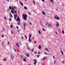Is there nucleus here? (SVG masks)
Instances as JSON below:
<instances>
[{
    "label": "nucleus",
    "instance_id": "obj_43",
    "mask_svg": "<svg viewBox=\"0 0 65 65\" xmlns=\"http://www.w3.org/2000/svg\"><path fill=\"white\" fill-rule=\"evenodd\" d=\"M40 56V55H38L37 56V57H38V58H39V57Z\"/></svg>",
    "mask_w": 65,
    "mask_h": 65
},
{
    "label": "nucleus",
    "instance_id": "obj_22",
    "mask_svg": "<svg viewBox=\"0 0 65 65\" xmlns=\"http://www.w3.org/2000/svg\"><path fill=\"white\" fill-rule=\"evenodd\" d=\"M3 30L4 31H5V28H4V27L3 26Z\"/></svg>",
    "mask_w": 65,
    "mask_h": 65
},
{
    "label": "nucleus",
    "instance_id": "obj_39",
    "mask_svg": "<svg viewBox=\"0 0 65 65\" xmlns=\"http://www.w3.org/2000/svg\"><path fill=\"white\" fill-rule=\"evenodd\" d=\"M1 36H2V38H3V37H4V36L3 35H2Z\"/></svg>",
    "mask_w": 65,
    "mask_h": 65
},
{
    "label": "nucleus",
    "instance_id": "obj_33",
    "mask_svg": "<svg viewBox=\"0 0 65 65\" xmlns=\"http://www.w3.org/2000/svg\"><path fill=\"white\" fill-rule=\"evenodd\" d=\"M23 60L24 61L26 62V59L24 58L23 59Z\"/></svg>",
    "mask_w": 65,
    "mask_h": 65
},
{
    "label": "nucleus",
    "instance_id": "obj_31",
    "mask_svg": "<svg viewBox=\"0 0 65 65\" xmlns=\"http://www.w3.org/2000/svg\"><path fill=\"white\" fill-rule=\"evenodd\" d=\"M39 32V34L40 35L41 34V32H40V31L39 30L38 31Z\"/></svg>",
    "mask_w": 65,
    "mask_h": 65
},
{
    "label": "nucleus",
    "instance_id": "obj_11",
    "mask_svg": "<svg viewBox=\"0 0 65 65\" xmlns=\"http://www.w3.org/2000/svg\"><path fill=\"white\" fill-rule=\"evenodd\" d=\"M29 41H30V42H31L32 40V39H31L30 38H29Z\"/></svg>",
    "mask_w": 65,
    "mask_h": 65
},
{
    "label": "nucleus",
    "instance_id": "obj_15",
    "mask_svg": "<svg viewBox=\"0 0 65 65\" xmlns=\"http://www.w3.org/2000/svg\"><path fill=\"white\" fill-rule=\"evenodd\" d=\"M11 10H14V8L13 7H12V8L11 9Z\"/></svg>",
    "mask_w": 65,
    "mask_h": 65
},
{
    "label": "nucleus",
    "instance_id": "obj_63",
    "mask_svg": "<svg viewBox=\"0 0 65 65\" xmlns=\"http://www.w3.org/2000/svg\"><path fill=\"white\" fill-rule=\"evenodd\" d=\"M42 1H43V2H44V0H42Z\"/></svg>",
    "mask_w": 65,
    "mask_h": 65
},
{
    "label": "nucleus",
    "instance_id": "obj_36",
    "mask_svg": "<svg viewBox=\"0 0 65 65\" xmlns=\"http://www.w3.org/2000/svg\"><path fill=\"white\" fill-rule=\"evenodd\" d=\"M62 32L63 34H64V30H62Z\"/></svg>",
    "mask_w": 65,
    "mask_h": 65
},
{
    "label": "nucleus",
    "instance_id": "obj_61",
    "mask_svg": "<svg viewBox=\"0 0 65 65\" xmlns=\"http://www.w3.org/2000/svg\"><path fill=\"white\" fill-rule=\"evenodd\" d=\"M55 33L56 34H57L58 35V34L57 33V32L56 31Z\"/></svg>",
    "mask_w": 65,
    "mask_h": 65
},
{
    "label": "nucleus",
    "instance_id": "obj_32",
    "mask_svg": "<svg viewBox=\"0 0 65 65\" xmlns=\"http://www.w3.org/2000/svg\"><path fill=\"white\" fill-rule=\"evenodd\" d=\"M10 17L11 18H12V15H10Z\"/></svg>",
    "mask_w": 65,
    "mask_h": 65
},
{
    "label": "nucleus",
    "instance_id": "obj_28",
    "mask_svg": "<svg viewBox=\"0 0 65 65\" xmlns=\"http://www.w3.org/2000/svg\"><path fill=\"white\" fill-rule=\"evenodd\" d=\"M9 9L10 10H11V6H9Z\"/></svg>",
    "mask_w": 65,
    "mask_h": 65
},
{
    "label": "nucleus",
    "instance_id": "obj_42",
    "mask_svg": "<svg viewBox=\"0 0 65 65\" xmlns=\"http://www.w3.org/2000/svg\"><path fill=\"white\" fill-rule=\"evenodd\" d=\"M11 28H13V26L12 25H11Z\"/></svg>",
    "mask_w": 65,
    "mask_h": 65
},
{
    "label": "nucleus",
    "instance_id": "obj_12",
    "mask_svg": "<svg viewBox=\"0 0 65 65\" xmlns=\"http://www.w3.org/2000/svg\"><path fill=\"white\" fill-rule=\"evenodd\" d=\"M50 1L52 3H54V1H53V0H50Z\"/></svg>",
    "mask_w": 65,
    "mask_h": 65
},
{
    "label": "nucleus",
    "instance_id": "obj_40",
    "mask_svg": "<svg viewBox=\"0 0 65 65\" xmlns=\"http://www.w3.org/2000/svg\"><path fill=\"white\" fill-rule=\"evenodd\" d=\"M31 35H29V38H31Z\"/></svg>",
    "mask_w": 65,
    "mask_h": 65
},
{
    "label": "nucleus",
    "instance_id": "obj_25",
    "mask_svg": "<svg viewBox=\"0 0 65 65\" xmlns=\"http://www.w3.org/2000/svg\"><path fill=\"white\" fill-rule=\"evenodd\" d=\"M14 13H15V14H17V11H15L14 12Z\"/></svg>",
    "mask_w": 65,
    "mask_h": 65
},
{
    "label": "nucleus",
    "instance_id": "obj_1",
    "mask_svg": "<svg viewBox=\"0 0 65 65\" xmlns=\"http://www.w3.org/2000/svg\"><path fill=\"white\" fill-rule=\"evenodd\" d=\"M22 17L24 19V20L25 21H27V15H26V14H25V15L24 14H22Z\"/></svg>",
    "mask_w": 65,
    "mask_h": 65
},
{
    "label": "nucleus",
    "instance_id": "obj_14",
    "mask_svg": "<svg viewBox=\"0 0 65 65\" xmlns=\"http://www.w3.org/2000/svg\"><path fill=\"white\" fill-rule=\"evenodd\" d=\"M20 4L21 5H22V6H24V5H23V4H22V2H20Z\"/></svg>",
    "mask_w": 65,
    "mask_h": 65
},
{
    "label": "nucleus",
    "instance_id": "obj_23",
    "mask_svg": "<svg viewBox=\"0 0 65 65\" xmlns=\"http://www.w3.org/2000/svg\"><path fill=\"white\" fill-rule=\"evenodd\" d=\"M31 52H34V48H33L31 49Z\"/></svg>",
    "mask_w": 65,
    "mask_h": 65
},
{
    "label": "nucleus",
    "instance_id": "obj_60",
    "mask_svg": "<svg viewBox=\"0 0 65 65\" xmlns=\"http://www.w3.org/2000/svg\"><path fill=\"white\" fill-rule=\"evenodd\" d=\"M28 14H29V15H31V14L30 13V12H28Z\"/></svg>",
    "mask_w": 65,
    "mask_h": 65
},
{
    "label": "nucleus",
    "instance_id": "obj_50",
    "mask_svg": "<svg viewBox=\"0 0 65 65\" xmlns=\"http://www.w3.org/2000/svg\"><path fill=\"white\" fill-rule=\"evenodd\" d=\"M21 38L22 39H24V38H23V37L21 36Z\"/></svg>",
    "mask_w": 65,
    "mask_h": 65
},
{
    "label": "nucleus",
    "instance_id": "obj_7",
    "mask_svg": "<svg viewBox=\"0 0 65 65\" xmlns=\"http://www.w3.org/2000/svg\"><path fill=\"white\" fill-rule=\"evenodd\" d=\"M43 60L44 61L45 60H46V57H43Z\"/></svg>",
    "mask_w": 65,
    "mask_h": 65
},
{
    "label": "nucleus",
    "instance_id": "obj_48",
    "mask_svg": "<svg viewBox=\"0 0 65 65\" xmlns=\"http://www.w3.org/2000/svg\"><path fill=\"white\" fill-rule=\"evenodd\" d=\"M17 29H19V26H17Z\"/></svg>",
    "mask_w": 65,
    "mask_h": 65
},
{
    "label": "nucleus",
    "instance_id": "obj_51",
    "mask_svg": "<svg viewBox=\"0 0 65 65\" xmlns=\"http://www.w3.org/2000/svg\"><path fill=\"white\" fill-rule=\"evenodd\" d=\"M17 50H18V52H20V51L19 50V49L18 48Z\"/></svg>",
    "mask_w": 65,
    "mask_h": 65
},
{
    "label": "nucleus",
    "instance_id": "obj_17",
    "mask_svg": "<svg viewBox=\"0 0 65 65\" xmlns=\"http://www.w3.org/2000/svg\"><path fill=\"white\" fill-rule=\"evenodd\" d=\"M17 25H20V22H18L17 23Z\"/></svg>",
    "mask_w": 65,
    "mask_h": 65
},
{
    "label": "nucleus",
    "instance_id": "obj_56",
    "mask_svg": "<svg viewBox=\"0 0 65 65\" xmlns=\"http://www.w3.org/2000/svg\"><path fill=\"white\" fill-rule=\"evenodd\" d=\"M7 43H8V44H9V42L8 41V42H7Z\"/></svg>",
    "mask_w": 65,
    "mask_h": 65
},
{
    "label": "nucleus",
    "instance_id": "obj_46",
    "mask_svg": "<svg viewBox=\"0 0 65 65\" xmlns=\"http://www.w3.org/2000/svg\"><path fill=\"white\" fill-rule=\"evenodd\" d=\"M42 30H43V31H45V29L44 28H43Z\"/></svg>",
    "mask_w": 65,
    "mask_h": 65
},
{
    "label": "nucleus",
    "instance_id": "obj_5",
    "mask_svg": "<svg viewBox=\"0 0 65 65\" xmlns=\"http://www.w3.org/2000/svg\"><path fill=\"white\" fill-rule=\"evenodd\" d=\"M16 21L17 22H20L21 21V20H20V18H17L16 19Z\"/></svg>",
    "mask_w": 65,
    "mask_h": 65
},
{
    "label": "nucleus",
    "instance_id": "obj_38",
    "mask_svg": "<svg viewBox=\"0 0 65 65\" xmlns=\"http://www.w3.org/2000/svg\"><path fill=\"white\" fill-rule=\"evenodd\" d=\"M9 20L10 21H11V19L10 18H9Z\"/></svg>",
    "mask_w": 65,
    "mask_h": 65
},
{
    "label": "nucleus",
    "instance_id": "obj_24",
    "mask_svg": "<svg viewBox=\"0 0 65 65\" xmlns=\"http://www.w3.org/2000/svg\"><path fill=\"white\" fill-rule=\"evenodd\" d=\"M13 11L12 10L11 11V12L13 14L14 13L13 12Z\"/></svg>",
    "mask_w": 65,
    "mask_h": 65
},
{
    "label": "nucleus",
    "instance_id": "obj_41",
    "mask_svg": "<svg viewBox=\"0 0 65 65\" xmlns=\"http://www.w3.org/2000/svg\"><path fill=\"white\" fill-rule=\"evenodd\" d=\"M18 11L19 14L20 13V10H18Z\"/></svg>",
    "mask_w": 65,
    "mask_h": 65
},
{
    "label": "nucleus",
    "instance_id": "obj_2",
    "mask_svg": "<svg viewBox=\"0 0 65 65\" xmlns=\"http://www.w3.org/2000/svg\"><path fill=\"white\" fill-rule=\"evenodd\" d=\"M48 26L49 28H52V26L51 24H49L48 25Z\"/></svg>",
    "mask_w": 65,
    "mask_h": 65
},
{
    "label": "nucleus",
    "instance_id": "obj_21",
    "mask_svg": "<svg viewBox=\"0 0 65 65\" xmlns=\"http://www.w3.org/2000/svg\"><path fill=\"white\" fill-rule=\"evenodd\" d=\"M18 43L20 45H22V43L21 42H19Z\"/></svg>",
    "mask_w": 65,
    "mask_h": 65
},
{
    "label": "nucleus",
    "instance_id": "obj_8",
    "mask_svg": "<svg viewBox=\"0 0 65 65\" xmlns=\"http://www.w3.org/2000/svg\"><path fill=\"white\" fill-rule=\"evenodd\" d=\"M56 23H57V24H56V27H57V26H59V23H58V22H56Z\"/></svg>",
    "mask_w": 65,
    "mask_h": 65
},
{
    "label": "nucleus",
    "instance_id": "obj_9",
    "mask_svg": "<svg viewBox=\"0 0 65 65\" xmlns=\"http://www.w3.org/2000/svg\"><path fill=\"white\" fill-rule=\"evenodd\" d=\"M26 56L27 57H30V55L28 53L26 54Z\"/></svg>",
    "mask_w": 65,
    "mask_h": 65
},
{
    "label": "nucleus",
    "instance_id": "obj_6",
    "mask_svg": "<svg viewBox=\"0 0 65 65\" xmlns=\"http://www.w3.org/2000/svg\"><path fill=\"white\" fill-rule=\"evenodd\" d=\"M14 19L15 20H16V18H17V16H18L17 15V14H15V15H14Z\"/></svg>",
    "mask_w": 65,
    "mask_h": 65
},
{
    "label": "nucleus",
    "instance_id": "obj_34",
    "mask_svg": "<svg viewBox=\"0 0 65 65\" xmlns=\"http://www.w3.org/2000/svg\"><path fill=\"white\" fill-rule=\"evenodd\" d=\"M36 63H37V62H35L34 63V65H36Z\"/></svg>",
    "mask_w": 65,
    "mask_h": 65
},
{
    "label": "nucleus",
    "instance_id": "obj_62",
    "mask_svg": "<svg viewBox=\"0 0 65 65\" xmlns=\"http://www.w3.org/2000/svg\"><path fill=\"white\" fill-rule=\"evenodd\" d=\"M9 14H10V15H11V12Z\"/></svg>",
    "mask_w": 65,
    "mask_h": 65
},
{
    "label": "nucleus",
    "instance_id": "obj_37",
    "mask_svg": "<svg viewBox=\"0 0 65 65\" xmlns=\"http://www.w3.org/2000/svg\"><path fill=\"white\" fill-rule=\"evenodd\" d=\"M14 8H15V9H17V7L15 6H14Z\"/></svg>",
    "mask_w": 65,
    "mask_h": 65
},
{
    "label": "nucleus",
    "instance_id": "obj_55",
    "mask_svg": "<svg viewBox=\"0 0 65 65\" xmlns=\"http://www.w3.org/2000/svg\"><path fill=\"white\" fill-rule=\"evenodd\" d=\"M10 10V9H8L7 11H9V10Z\"/></svg>",
    "mask_w": 65,
    "mask_h": 65
},
{
    "label": "nucleus",
    "instance_id": "obj_29",
    "mask_svg": "<svg viewBox=\"0 0 65 65\" xmlns=\"http://www.w3.org/2000/svg\"><path fill=\"white\" fill-rule=\"evenodd\" d=\"M27 48H28V50H30V47L29 46L27 47Z\"/></svg>",
    "mask_w": 65,
    "mask_h": 65
},
{
    "label": "nucleus",
    "instance_id": "obj_59",
    "mask_svg": "<svg viewBox=\"0 0 65 65\" xmlns=\"http://www.w3.org/2000/svg\"><path fill=\"white\" fill-rule=\"evenodd\" d=\"M11 34H12V33H13V32H12V31H11Z\"/></svg>",
    "mask_w": 65,
    "mask_h": 65
},
{
    "label": "nucleus",
    "instance_id": "obj_16",
    "mask_svg": "<svg viewBox=\"0 0 65 65\" xmlns=\"http://www.w3.org/2000/svg\"><path fill=\"white\" fill-rule=\"evenodd\" d=\"M42 12L43 14H44V15H45V13L44 12H43V11H42Z\"/></svg>",
    "mask_w": 65,
    "mask_h": 65
},
{
    "label": "nucleus",
    "instance_id": "obj_47",
    "mask_svg": "<svg viewBox=\"0 0 65 65\" xmlns=\"http://www.w3.org/2000/svg\"><path fill=\"white\" fill-rule=\"evenodd\" d=\"M25 36L26 38V39H27V36H26V35H25Z\"/></svg>",
    "mask_w": 65,
    "mask_h": 65
},
{
    "label": "nucleus",
    "instance_id": "obj_58",
    "mask_svg": "<svg viewBox=\"0 0 65 65\" xmlns=\"http://www.w3.org/2000/svg\"><path fill=\"white\" fill-rule=\"evenodd\" d=\"M33 2L34 3V5H35V2H34V1H33Z\"/></svg>",
    "mask_w": 65,
    "mask_h": 65
},
{
    "label": "nucleus",
    "instance_id": "obj_57",
    "mask_svg": "<svg viewBox=\"0 0 65 65\" xmlns=\"http://www.w3.org/2000/svg\"><path fill=\"white\" fill-rule=\"evenodd\" d=\"M54 63L55 64V63H56V60H54Z\"/></svg>",
    "mask_w": 65,
    "mask_h": 65
},
{
    "label": "nucleus",
    "instance_id": "obj_49",
    "mask_svg": "<svg viewBox=\"0 0 65 65\" xmlns=\"http://www.w3.org/2000/svg\"><path fill=\"white\" fill-rule=\"evenodd\" d=\"M34 42L36 44V43L37 42H36V41H34Z\"/></svg>",
    "mask_w": 65,
    "mask_h": 65
},
{
    "label": "nucleus",
    "instance_id": "obj_4",
    "mask_svg": "<svg viewBox=\"0 0 65 65\" xmlns=\"http://www.w3.org/2000/svg\"><path fill=\"white\" fill-rule=\"evenodd\" d=\"M56 19V20H59V19H60V18H59V17H57V16H55L54 17Z\"/></svg>",
    "mask_w": 65,
    "mask_h": 65
},
{
    "label": "nucleus",
    "instance_id": "obj_30",
    "mask_svg": "<svg viewBox=\"0 0 65 65\" xmlns=\"http://www.w3.org/2000/svg\"><path fill=\"white\" fill-rule=\"evenodd\" d=\"M46 25H47V26H48V25L49 24H48V23L47 22L46 23Z\"/></svg>",
    "mask_w": 65,
    "mask_h": 65
},
{
    "label": "nucleus",
    "instance_id": "obj_27",
    "mask_svg": "<svg viewBox=\"0 0 65 65\" xmlns=\"http://www.w3.org/2000/svg\"><path fill=\"white\" fill-rule=\"evenodd\" d=\"M21 57L22 59H23V58H24V56H23V55H21Z\"/></svg>",
    "mask_w": 65,
    "mask_h": 65
},
{
    "label": "nucleus",
    "instance_id": "obj_52",
    "mask_svg": "<svg viewBox=\"0 0 65 65\" xmlns=\"http://www.w3.org/2000/svg\"><path fill=\"white\" fill-rule=\"evenodd\" d=\"M64 61H62V63H63V64H64Z\"/></svg>",
    "mask_w": 65,
    "mask_h": 65
},
{
    "label": "nucleus",
    "instance_id": "obj_64",
    "mask_svg": "<svg viewBox=\"0 0 65 65\" xmlns=\"http://www.w3.org/2000/svg\"><path fill=\"white\" fill-rule=\"evenodd\" d=\"M24 57L25 59H27V57H26V56H24Z\"/></svg>",
    "mask_w": 65,
    "mask_h": 65
},
{
    "label": "nucleus",
    "instance_id": "obj_44",
    "mask_svg": "<svg viewBox=\"0 0 65 65\" xmlns=\"http://www.w3.org/2000/svg\"><path fill=\"white\" fill-rule=\"evenodd\" d=\"M61 52L62 55H64V54H63V52L62 51H61Z\"/></svg>",
    "mask_w": 65,
    "mask_h": 65
},
{
    "label": "nucleus",
    "instance_id": "obj_18",
    "mask_svg": "<svg viewBox=\"0 0 65 65\" xmlns=\"http://www.w3.org/2000/svg\"><path fill=\"white\" fill-rule=\"evenodd\" d=\"M24 8L25 9H26V10H27V8L26 7H24Z\"/></svg>",
    "mask_w": 65,
    "mask_h": 65
},
{
    "label": "nucleus",
    "instance_id": "obj_45",
    "mask_svg": "<svg viewBox=\"0 0 65 65\" xmlns=\"http://www.w3.org/2000/svg\"><path fill=\"white\" fill-rule=\"evenodd\" d=\"M3 61H6V59H3Z\"/></svg>",
    "mask_w": 65,
    "mask_h": 65
},
{
    "label": "nucleus",
    "instance_id": "obj_53",
    "mask_svg": "<svg viewBox=\"0 0 65 65\" xmlns=\"http://www.w3.org/2000/svg\"><path fill=\"white\" fill-rule=\"evenodd\" d=\"M2 44H4V41L2 42Z\"/></svg>",
    "mask_w": 65,
    "mask_h": 65
},
{
    "label": "nucleus",
    "instance_id": "obj_3",
    "mask_svg": "<svg viewBox=\"0 0 65 65\" xmlns=\"http://www.w3.org/2000/svg\"><path fill=\"white\" fill-rule=\"evenodd\" d=\"M14 57V56H13V55H12L11 56V59H12V60H13V59Z\"/></svg>",
    "mask_w": 65,
    "mask_h": 65
},
{
    "label": "nucleus",
    "instance_id": "obj_19",
    "mask_svg": "<svg viewBox=\"0 0 65 65\" xmlns=\"http://www.w3.org/2000/svg\"><path fill=\"white\" fill-rule=\"evenodd\" d=\"M39 49H41V46H39Z\"/></svg>",
    "mask_w": 65,
    "mask_h": 65
},
{
    "label": "nucleus",
    "instance_id": "obj_54",
    "mask_svg": "<svg viewBox=\"0 0 65 65\" xmlns=\"http://www.w3.org/2000/svg\"><path fill=\"white\" fill-rule=\"evenodd\" d=\"M4 19L5 20H6V18L5 17H4Z\"/></svg>",
    "mask_w": 65,
    "mask_h": 65
},
{
    "label": "nucleus",
    "instance_id": "obj_35",
    "mask_svg": "<svg viewBox=\"0 0 65 65\" xmlns=\"http://www.w3.org/2000/svg\"><path fill=\"white\" fill-rule=\"evenodd\" d=\"M37 52H34V54H37Z\"/></svg>",
    "mask_w": 65,
    "mask_h": 65
},
{
    "label": "nucleus",
    "instance_id": "obj_26",
    "mask_svg": "<svg viewBox=\"0 0 65 65\" xmlns=\"http://www.w3.org/2000/svg\"><path fill=\"white\" fill-rule=\"evenodd\" d=\"M16 45L17 46L19 47V44H18V43H16Z\"/></svg>",
    "mask_w": 65,
    "mask_h": 65
},
{
    "label": "nucleus",
    "instance_id": "obj_10",
    "mask_svg": "<svg viewBox=\"0 0 65 65\" xmlns=\"http://www.w3.org/2000/svg\"><path fill=\"white\" fill-rule=\"evenodd\" d=\"M26 25H27V24L26 23H23V26L24 27H26Z\"/></svg>",
    "mask_w": 65,
    "mask_h": 65
},
{
    "label": "nucleus",
    "instance_id": "obj_20",
    "mask_svg": "<svg viewBox=\"0 0 65 65\" xmlns=\"http://www.w3.org/2000/svg\"><path fill=\"white\" fill-rule=\"evenodd\" d=\"M34 61H35V62H37V60L36 59H35L34 60Z\"/></svg>",
    "mask_w": 65,
    "mask_h": 65
},
{
    "label": "nucleus",
    "instance_id": "obj_13",
    "mask_svg": "<svg viewBox=\"0 0 65 65\" xmlns=\"http://www.w3.org/2000/svg\"><path fill=\"white\" fill-rule=\"evenodd\" d=\"M45 50L46 51H47V52H49V50H48L47 48H45Z\"/></svg>",
    "mask_w": 65,
    "mask_h": 65
}]
</instances>
